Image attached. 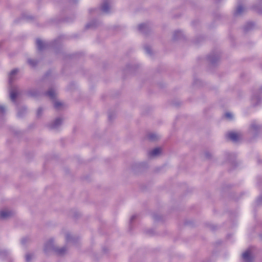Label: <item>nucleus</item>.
Returning a JSON list of instances; mask_svg holds the SVG:
<instances>
[{
	"instance_id": "1",
	"label": "nucleus",
	"mask_w": 262,
	"mask_h": 262,
	"mask_svg": "<svg viewBox=\"0 0 262 262\" xmlns=\"http://www.w3.org/2000/svg\"><path fill=\"white\" fill-rule=\"evenodd\" d=\"M50 249L54 250L59 255H62L64 254L66 251L65 247H62L60 249L54 247L53 245V240L52 239H50L47 242L45 246V251H47Z\"/></svg>"
},
{
	"instance_id": "2",
	"label": "nucleus",
	"mask_w": 262,
	"mask_h": 262,
	"mask_svg": "<svg viewBox=\"0 0 262 262\" xmlns=\"http://www.w3.org/2000/svg\"><path fill=\"white\" fill-rule=\"evenodd\" d=\"M13 212L7 209H4L0 211V218L2 219H7L12 216Z\"/></svg>"
},
{
	"instance_id": "3",
	"label": "nucleus",
	"mask_w": 262,
	"mask_h": 262,
	"mask_svg": "<svg viewBox=\"0 0 262 262\" xmlns=\"http://www.w3.org/2000/svg\"><path fill=\"white\" fill-rule=\"evenodd\" d=\"M18 73L17 69L13 70L9 75V83L11 84L13 80L16 78V75Z\"/></svg>"
},
{
	"instance_id": "4",
	"label": "nucleus",
	"mask_w": 262,
	"mask_h": 262,
	"mask_svg": "<svg viewBox=\"0 0 262 262\" xmlns=\"http://www.w3.org/2000/svg\"><path fill=\"white\" fill-rule=\"evenodd\" d=\"M227 137L233 141H237L239 138V135L236 133L231 132L227 135Z\"/></svg>"
},
{
	"instance_id": "5",
	"label": "nucleus",
	"mask_w": 262,
	"mask_h": 262,
	"mask_svg": "<svg viewBox=\"0 0 262 262\" xmlns=\"http://www.w3.org/2000/svg\"><path fill=\"white\" fill-rule=\"evenodd\" d=\"M243 259L246 262H251V252L250 250L246 251L242 255Z\"/></svg>"
},
{
	"instance_id": "6",
	"label": "nucleus",
	"mask_w": 262,
	"mask_h": 262,
	"mask_svg": "<svg viewBox=\"0 0 262 262\" xmlns=\"http://www.w3.org/2000/svg\"><path fill=\"white\" fill-rule=\"evenodd\" d=\"M61 123L62 120L60 118H57L50 124V127L53 129L57 128Z\"/></svg>"
},
{
	"instance_id": "7",
	"label": "nucleus",
	"mask_w": 262,
	"mask_h": 262,
	"mask_svg": "<svg viewBox=\"0 0 262 262\" xmlns=\"http://www.w3.org/2000/svg\"><path fill=\"white\" fill-rule=\"evenodd\" d=\"M161 152V149L160 148L157 147L150 151L148 153V155L149 157H156L159 155Z\"/></svg>"
},
{
	"instance_id": "8",
	"label": "nucleus",
	"mask_w": 262,
	"mask_h": 262,
	"mask_svg": "<svg viewBox=\"0 0 262 262\" xmlns=\"http://www.w3.org/2000/svg\"><path fill=\"white\" fill-rule=\"evenodd\" d=\"M10 96L11 100L15 101L17 96V91L15 88L12 89L10 90Z\"/></svg>"
},
{
	"instance_id": "9",
	"label": "nucleus",
	"mask_w": 262,
	"mask_h": 262,
	"mask_svg": "<svg viewBox=\"0 0 262 262\" xmlns=\"http://www.w3.org/2000/svg\"><path fill=\"white\" fill-rule=\"evenodd\" d=\"M110 5L107 2H104L101 7V10L103 12L107 13L109 12Z\"/></svg>"
},
{
	"instance_id": "10",
	"label": "nucleus",
	"mask_w": 262,
	"mask_h": 262,
	"mask_svg": "<svg viewBox=\"0 0 262 262\" xmlns=\"http://www.w3.org/2000/svg\"><path fill=\"white\" fill-rule=\"evenodd\" d=\"M36 42L37 49L39 50H42L45 47V44L40 39H37Z\"/></svg>"
},
{
	"instance_id": "11",
	"label": "nucleus",
	"mask_w": 262,
	"mask_h": 262,
	"mask_svg": "<svg viewBox=\"0 0 262 262\" xmlns=\"http://www.w3.org/2000/svg\"><path fill=\"white\" fill-rule=\"evenodd\" d=\"M138 29L141 32L145 33L148 29V27L146 24H142L138 26Z\"/></svg>"
},
{
	"instance_id": "12",
	"label": "nucleus",
	"mask_w": 262,
	"mask_h": 262,
	"mask_svg": "<svg viewBox=\"0 0 262 262\" xmlns=\"http://www.w3.org/2000/svg\"><path fill=\"white\" fill-rule=\"evenodd\" d=\"M46 95L50 98L54 99L56 95V92L54 90L50 89L46 93Z\"/></svg>"
},
{
	"instance_id": "13",
	"label": "nucleus",
	"mask_w": 262,
	"mask_h": 262,
	"mask_svg": "<svg viewBox=\"0 0 262 262\" xmlns=\"http://www.w3.org/2000/svg\"><path fill=\"white\" fill-rule=\"evenodd\" d=\"M244 7H243L242 6H241V5H239V6L237 7V8H236V10H235V14L236 15H240V14H242V13L243 12H244Z\"/></svg>"
},
{
	"instance_id": "14",
	"label": "nucleus",
	"mask_w": 262,
	"mask_h": 262,
	"mask_svg": "<svg viewBox=\"0 0 262 262\" xmlns=\"http://www.w3.org/2000/svg\"><path fill=\"white\" fill-rule=\"evenodd\" d=\"M147 138L150 141H155L158 138V136L154 133L149 134Z\"/></svg>"
},
{
	"instance_id": "15",
	"label": "nucleus",
	"mask_w": 262,
	"mask_h": 262,
	"mask_svg": "<svg viewBox=\"0 0 262 262\" xmlns=\"http://www.w3.org/2000/svg\"><path fill=\"white\" fill-rule=\"evenodd\" d=\"M28 63L32 67H34L36 64V62L33 59H28Z\"/></svg>"
},
{
	"instance_id": "16",
	"label": "nucleus",
	"mask_w": 262,
	"mask_h": 262,
	"mask_svg": "<svg viewBox=\"0 0 262 262\" xmlns=\"http://www.w3.org/2000/svg\"><path fill=\"white\" fill-rule=\"evenodd\" d=\"M62 103L58 101L55 102L54 104V107L56 109H59Z\"/></svg>"
},
{
	"instance_id": "17",
	"label": "nucleus",
	"mask_w": 262,
	"mask_h": 262,
	"mask_svg": "<svg viewBox=\"0 0 262 262\" xmlns=\"http://www.w3.org/2000/svg\"><path fill=\"white\" fill-rule=\"evenodd\" d=\"M32 255L30 254H27L26 255V260L27 262H29L32 259Z\"/></svg>"
},
{
	"instance_id": "18",
	"label": "nucleus",
	"mask_w": 262,
	"mask_h": 262,
	"mask_svg": "<svg viewBox=\"0 0 262 262\" xmlns=\"http://www.w3.org/2000/svg\"><path fill=\"white\" fill-rule=\"evenodd\" d=\"M182 33L181 31H176L174 34V39H177L178 38V37L180 35H181Z\"/></svg>"
},
{
	"instance_id": "19",
	"label": "nucleus",
	"mask_w": 262,
	"mask_h": 262,
	"mask_svg": "<svg viewBox=\"0 0 262 262\" xmlns=\"http://www.w3.org/2000/svg\"><path fill=\"white\" fill-rule=\"evenodd\" d=\"M225 116L227 119L229 120H230L232 118V114L230 113H226L225 114Z\"/></svg>"
},
{
	"instance_id": "20",
	"label": "nucleus",
	"mask_w": 262,
	"mask_h": 262,
	"mask_svg": "<svg viewBox=\"0 0 262 262\" xmlns=\"http://www.w3.org/2000/svg\"><path fill=\"white\" fill-rule=\"evenodd\" d=\"M144 49L147 54H151V49L149 47H145Z\"/></svg>"
},
{
	"instance_id": "21",
	"label": "nucleus",
	"mask_w": 262,
	"mask_h": 262,
	"mask_svg": "<svg viewBox=\"0 0 262 262\" xmlns=\"http://www.w3.org/2000/svg\"><path fill=\"white\" fill-rule=\"evenodd\" d=\"M5 107H4V106L0 105V112L2 113H3L4 112H5Z\"/></svg>"
},
{
	"instance_id": "22",
	"label": "nucleus",
	"mask_w": 262,
	"mask_h": 262,
	"mask_svg": "<svg viewBox=\"0 0 262 262\" xmlns=\"http://www.w3.org/2000/svg\"><path fill=\"white\" fill-rule=\"evenodd\" d=\"M42 110L41 108H39L37 110V115L38 116H39L41 114V113L42 112Z\"/></svg>"
},
{
	"instance_id": "23",
	"label": "nucleus",
	"mask_w": 262,
	"mask_h": 262,
	"mask_svg": "<svg viewBox=\"0 0 262 262\" xmlns=\"http://www.w3.org/2000/svg\"><path fill=\"white\" fill-rule=\"evenodd\" d=\"M136 217V215H133L130 219V222H132Z\"/></svg>"
},
{
	"instance_id": "24",
	"label": "nucleus",
	"mask_w": 262,
	"mask_h": 262,
	"mask_svg": "<svg viewBox=\"0 0 262 262\" xmlns=\"http://www.w3.org/2000/svg\"><path fill=\"white\" fill-rule=\"evenodd\" d=\"M205 156L207 158H209L210 157V155L208 152H206L205 153Z\"/></svg>"
},
{
	"instance_id": "25",
	"label": "nucleus",
	"mask_w": 262,
	"mask_h": 262,
	"mask_svg": "<svg viewBox=\"0 0 262 262\" xmlns=\"http://www.w3.org/2000/svg\"><path fill=\"white\" fill-rule=\"evenodd\" d=\"M70 237V235H69V234H67V235H66V239H67V241L69 240Z\"/></svg>"
},
{
	"instance_id": "26",
	"label": "nucleus",
	"mask_w": 262,
	"mask_h": 262,
	"mask_svg": "<svg viewBox=\"0 0 262 262\" xmlns=\"http://www.w3.org/2000/svg\"><path fill=\"white\" fill-rule=\"evenodd\" d=\"M24 239H23V240L21 241V243L23 244V243H24Z\"/></svg>"
},
{
	"instance_id": "27",
	"label": "nucleus",
	"mask_w": 262,
	"mask_h": 262,
	"mask_svg": "<svg viewBox=\"0 0 262 262\" xmlns=\"http://www.w3.org/2000/svg\"><path fill=\"white\" fill-rule=\"evenodd\" d=\"M86 27H87V28H89V27H90L89 25H88L86 26Z\"/></svg>"
},
{
	"instance_id": "28",
	"label": "nucleus",
	"mask_w": 262,
	"mask_h": 262,
	"mask_svg": "<svg viewBox=\"0 0 262 262\" xmlns=\"http://www.w3.org/2000/svg\"><path fill=\"white\" fill-rule=\"evenodd\" d=\"M18 115L19 116H20V115L19 114V113H18Z\"/></svg>"
}]
</instances>
